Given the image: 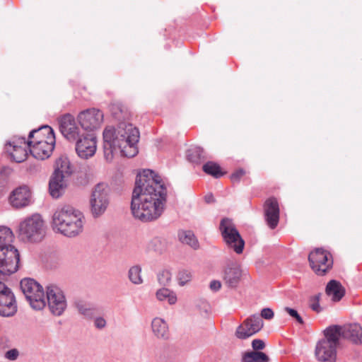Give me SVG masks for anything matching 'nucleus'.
<instances>
[{"instance_id":"23","label":"nucleus","mask_w":362,"mask_h":362,"mask_svg":"<svg viewBox=\"0 0 362 362\" xmlns=\"http://www.w3.org/2000/svg\"><path fill=\"white\" fill-rule=\"evenodd\" d=\"M151 329L156 338L163 340L169 339L168 325L164 319L159 317H154L151 322Z\"/></svg>"},{"instance_id":"22","label":"nucleus","mask_w":362,"mask_h":362,"mask_svg":"<svg viewBox=\"0 0 362 362\" xmlns=\"http://www.w3.org/2000/svg\"><path fill=\"white\" fill-rule=\"evenodd\" d=\"M242 276V270L236 263L229 264L225 269L223 279L228 286L235 288Z\"/></svg>"},{"instance_id":"2","label":"nucleus","mask_w":362,"mask_h":362,"mask_svg":"<svg viewBox=\"0 0 362 362\" xmlns=\"http://www.w3.org/2000/svg\"><path fill=\"white\" fill-rule=\"evenodd\" d=\"M104 156L107 161L112 160L115 153L132 158L139 151L137 144L139 140V129L131 123L122 122L117 127H106L103 133Z\"/></svg>"},{"instance_id":"15","label":"nucleus","mask_w":362,"mask_h":362,"mask_svg":"<svg viewBox=\"0 0 362 362\" xmlns=\"http://www.w3.org/2000/svg\"><path fill=\"white\" fill-rule=\"evenodd\" d=\"M103 117V113L100 110L90 108L81 112L78 115V120L83 129L94 131L100 128Z\"/></svg>"},{"instance_id":"42","label":"nucleus","mask_w":362,"mask_h":362,"mask_svg":"<svg viewBox=\"0 0 362 362\" xmlns=\"http://www.w3.org/2000/svg\"><path fill=\"white\" fill-rule=\"evenodd\" d=\"M245 172L243 169H239L234 172L231 175L230 178L233 182H238L240 179L245 175Z\"/></svg>"},{"instance_id":"40","label":"nucleus","mask_w":362,"mask_h":362,"mask_svg":"<svg viewBox=\"0 0 362 362\" xmlns=\"http://www.w3.org/2000/svg\"><path fill=\"white\" fill-rule=\"evenodd\" d=\"M259 317L264 318L265 320H271L274 317V312L271 308H263L261 311V315Z\"/></svg>"},{"instance_id":"47","label":"nucleus","mask_w":362,"mask_h":362,"mask_svg":"<svg viewBox=\"0 0 362 362\" xmlns=\"http://www.w3.org/2000/svg\"><path fill=\"white\" fill-rule=\"evenodd\" d=\"M213 199H214V197H213V195H212V194H208V195H206V196L205 197V201H206V202H207V203H210V202H211L213 201Z\"/></svg>"},{"instance_id":"20","label":"nucleus","mask_w":362,"mask_h":362,"mask_svg":"<svg viewBox=\"0 0 362 362\" xmlns=\"http://www.w3.org/2000/svg\"><path fill=\"white\" fill-rule=\"evenodd\" d=\"M339 338L343 337L349 339L354 344L361 343L362 339V327L358 324H349L344 327L339 326Z\"/></svg>"},{"instance_id":"26","label":"nucleus","mask_w":362,"mask_h":362,"mask_svg":"<svg viewBox=\"0 0 362 362\" xmlns=\"http://www.w3.org/2000/svg\"><path fill=\"white\" fill-rule=\"evenodd\" d=\"M156 297L158 301H166L170 305H175L177 301L176 293L167 288H162L157 290Z\"/></svg>"},{"instance_id":"18","label":"nucleus","mask_w":362,"mask_h":362,"mask_svg":"<svg viewBox=\"0 0 362 362\" xmlns=\"http://www.w3.org/2000/svg\"><path fill=\"white\" fill-rule=\"evenodd\" d=\"M59 129L62 135L69 141H74L78 139L80 134L74 117L66 114L59 119Z\"/></svg>"},{"instance_id":"21","label":"nucleus","mask_w":362,"mask_h":362,"mask_svg":"<svg viewBox=\"0 0 362 362\" xmlns=\"http://www.w3.org/2000/svg\"><path fill=\"white\" fill-rule=\"evenodd\" d=\"M17 311V305L15 296L12 292L0 297V315L10 317Z\"/></svg>"},{"instance_id":"33","label":"nucleus","mask_w":362,"mask_h":362,"mask_svg":"<svg viewBox=\"0 0 362 362\" xmlns=\"http://www.w3.org/2000/svg\"><path fill=\"white\" fill-rule=\"evenodd\" d=\"M11 171V168L8 167H2L0 168V198L4 194V185Z\"/></svg>"},{"instance_id":"19","label":"nucleus","mask_w":362,"mask_h":362,"mask_svg":"<svg viewBox=\"0 0 362 362\" xmlns=\"http://www.w3.org/2000/svg\"><path fill=\"white\" fill-rule=\"evenodd\" d=\"M264 218L271 229H274L279 221V206L277 200L271 197L264 203Z\"/></svg>"},{"instance_id":"9","label":"nucleus","mask_w":362,"mask_h":362,"mask_svg":"<svg viewBox=\"0 0 362 362\" xmlns=\"http://www.w3.org/2000/svg\"><path fill=\"white\" fill-rule=\"evenodd\" d=\"M20 286L30 306L35 310H41L45 305L42 286L35 280L25 278L21 281Z\"/></svg>"},{"instance_id":"3","label":"nucleus","mask_w":362,"mask_h":362,"mask_svg":"<svg viewBox=\"0 0 362 362\" xmlns=\"http://www.w3.org/2000/svg\"><path fill=\"white\" fill-rule=\"evenodd\" d=\"M85 218L81 211L66 205L58 208L52 216V228L64 236L72 238L83 229Z\"/></svg>"},{"instance_id":"45","label":"nucleus","mask_w":362,"mask_h":362,"mask_svg":"<svg viewBox=\"0 0 362 362\" xmlns=\"http://www.w3.org/2000/svg\"><path fill=\"white\" fill-rule=\"evenodd\" d=\"M209 287L211 290L214 291H217L221 288V283L218 280H213L211 281Z\"/></svg>"},{"instance_id":"27","label":"nucleus","mask_w":362,"mask_h":362,"mask_svg":"<svg viewBox=\"0 0 362 362\" xmlns=\"http://www.w3.org/2000/svg\"><path fill=\"white\" fill-rule=\"evenodd\" d=\"M245 323L247 325L248 329L247 331L250 332L249 334L245 336H252L258 332L263 327L262 319L259 315H253L247 318Z\"/></svg>"},{"instance_id":"6","label":"nucleus","mask_w":362,"mask_h":362,"mask_svg":"<svg viewBox=\"0 0 362 362\" xmlns=\"http://www.w3.org/2000/svg\"><path fill=\"white\" fill-rule=\"evenodd\" d=\"M339 325L330 326L325 329V337L318 341L315 346V354L319 361L335 362L337 349L339 344Z\"/></svg>"},{"instance_id":"28","label":"nucleus","mask_w":362,"mask_h":362,"mask_svg":"<svg viewBox=\"0 0 362 362\" xmlns=\"http://www.w3.org/2000/svg\"><path fill=\"white\" fill-rule=\"evenodd\" d=\"M267 355L261 351H250L245 353L243 357V362H268Z\"/></svg>"},{"instance_id":"29","label":"nucleus","mask_w":362,"mask_h":362,"mask_svg":"<svg viewBox=\"0 0 362 362\" xmlns=\"http://www.w3.org/2000/svg\"><path fill=\"white\" fill-rule=\"evenodd\" d=\"M76 307L78 311L88 319L93 318L95 315V308L88 303L78 301L76 303Z\"/></svg>"},{"instance_id":"30","label":"nucleus","mask_w":362,"mask_h":362,"mask_svg":"<svg viewBox=\"0 0 362 362\" xmlns=\"http://www.w3.org/2000/svg\"><path fill=\"white\" fill-rule=\"evenodd\" d=\"M128 278L129 281L135 284L140 285L143 283L141 277V267L139 265H134L129 268L128 271Z\"/></svg>"},{"instance_id":"16","label":"nucleus","mask_w":362,"mask_h":362,"mask_svg":"<svg viewBox=\"0 0 362 362\" xmlns=\"http://www.w3.org/2000/svg\"><path fill=\"white\" fill-rule=\"evenodd\" d=\"M95 133L86 134L78 137L76 143V151L83 159L93 156L97 148V141Z\"/></svg>"},{"instance_id":"35","label":"nucleus","mask_w":362,"mask_h":362,"mask_svg":"<svg viewBox=\"0 0 362 362\" xmlns=\"http://www.w3.org/2000/svg\"><path fill=\"white\" fill-rule=\"evenodd\" d=\"M172 279V274L169 270L165 269L158 274V281L160 285L168 286Z\"/></svg>"},{"instance_id":"41","label":"nucleus","mask_w":362,"mask_h":362,"mask_svg":"<svg viewBox=\"0 0 362 362\" xmlns=\"http://www.w3.org/2000/svg\"><path fill=\"white\" fill-rule=\"evenodd\" d=\"M106 320L102 317H95L94 320V325L98 329H103L106 327Z\"/></svg>"},{"instance_id":"31","label":"nucleus","mask_w":362,"mask_h":362,"mask_svg":"<svg viewBox=\"0 0 362 362\" xmlns=\"http://www.w3.org/2000/svg\"><path fill=\"white\" fill-rule=\"evenodd\" d=\"M202 168L204 173L216 178L221 177L223 175V173L221 171L220 166L214 162H207L203 165Z\"/></svg>"},{"instance_id":"36","label":"nucleus","mask_w":362,"mask_h":362,"mask_svg":"<svg viewBox=\"0 0 362 362\" xmlns=\"http://www.w3.org/2000/svg\"><path fill=\"white\" fill-rule=\"evenodd\" d=\"M247 329H248V327L244 322L242 325L238 326V327L237 328L236 332H235L236 337L240 339H245L250 337V336H245L246 334H249V333H250L247 331Z\"/></svg>"},{"instance_id":"32","label":"nucleus","mask_w":362,"mask_h":362,"mask_svg":"<svg viewBox=\"0 0 362 362\" xmlns=\"http://www.w3.org/2000/svg\"><path fill=\"white\" fill-rule=\"evenodd\" d=\"M187 156L188 160L192 163H198L205 158L204 149L199 146H195L189 149Z\"/></svg>"},{"instance_id":"39","label":"nucleus","mask_w":362,"mask_h":362,"mask_svg":"<svg viewBox=\"0 0 362 362\" xmlns=\"http://www.w3.org/2000/svg\"><path fill=\"white\" fill-rule=\"evenodd\" d=\"M19 352L16 349H12L5 353V358L10 361H15L18 358Z\"/></svg>"},{"instance_id":"37","label":"nucleus","mask_w":362,"mask_h":362,"mask_svg":"<svg viewBox=\"0 0 362 362\" xmlns=\"http://www.w3.org/2000/svg\"><path fill=\"white\" fill-rule=\"evenodd\" d=\"M320 293H318L310 298V307L311 309L317 313H320L322 310V308L320 305Z\"/></svg>"},{"instance_id":"17","label":"nucleus","mask_w":362,"mask_h":362,"mask_svg":"<svg viewBox=\"0 0 362 362\" xmlns=\"http://www.w3.org/2000/svg\"><path fill=\"white\" fill-rule=\"evenodd\" d=\"M32 193L28 186H20L12 191L8 201L12 207L22 209L31 203Z\"/></svg>"},{"instance_id":"46","label":"nucleus","mask_w":362,"mask_h":362,"mask_svg":"<svg viewBox=\"0 0 362 362\" xmlns=\"http://www.w3.org/2000/svg\"><path fill=\"white\" fill-rule=\"evenodd\" d=\"M45 135L47 136V134L44 130H42L40 134H35L33 140L47 139Z\"/></svg>"},{"instance_id":"24","label":"nucleus","mask_w":362,"mask_h":362,"mask_svg":"<svg viewBox=\"0 0 362 362\" xmlns=\"http://www.w3.org/2000/svg\"><path fill=\"white\" fill-rule=\"evenodd\" d=\"M326 294L334 302L339 301L345 295V288L337 280L329 281L325 288Z\"/></svg>"},{"instance_id":"8","label":"nucleus","mask_w":362,"mask_h":362,"mask_svg":"<svg viewBox=\"0 0 362 362\" xmlns=\"http://www.w3.org/2000/svg\"><path fill=\"white\" fill-rule=\"evenodd\" d=\"M18 233L24 240L40 241L45 233L44 222L41 216L35 214L25 218L19 224Z\"/></svg>"},{"instance_id":"14","label":"nucleus","mask_w":362,"mask_h":362,"mask_svg":"<svg viewBox=\"0 0 362 362\" xmlns=\"http://www.w3.org/2000/svg\"><path fill=\"white\" fill-rule=\"evenodd\" d=\"M28 148L25 137L13 136L5 146L6 151L11 158L16 163L23 162L28 156Z\"/></svg>"},{"instance_id":"5","label":"nucleus","mask_w":362,"mask_h":362,"mask_svg":"<svg viewBox=\"0 0 362 362\" xmlns=\"http://www.w3.org/2000/svg\"><path fill=\"white\" fill-rule=\"evenodd\" d=\"M27 144L30 154L38 160L48 158L54 150L55 137L52 129L47 125L32 130Z\"/></svg>"},{"instance_id":"38","label":"nucleus","mask_w":362,"mask_h":362,"mask_svg":"<svg viewBox=\"0 0 362 362\" xmlns=\"http://www.w3.org/2000/svg\"><path fill=\"white\" fill-rule=\"evenodd\" d=\"M284 310L293 318L296 319V320L300 323L303 324V320L300 317V315L298 314V311L293 308H291L289 307H286L284 308Z\"/></svg>"},{"instance_id":"43","label":"nucleus","mask_w":362,"mask_h":362,"mask_svg":"<svg viewBox=\"0 0 362 362\" xmlns=\"http://www.w3.org/2000/svg\"><path fill=\"white\" fill-rule=\"evenodd\" d=\"M264 342L262 339H254L252 342V346L254 350H262L264 348Z\"/></svg>"},{"instance_id":"11","label":"nucleus","mask_w":362,"mask_h":362,"mask_svg":"<svg viewBox=\"0 0 362 362\" xmlns=\"http://www.w3.org/2000/svg\"><path fill=\"white\" fill-rule=\"evenodd\" d=\"M110 204V189L104 183L98 184L92 192L90 199V211L94 217L105 213Z\"/></svg>"},{"instance_id":"1","label":"nucleus","mask_w":362,"mask_h":362,"mask_svg":"<svg viewBox=\"0 0 362 362\" xmlns=\"http://www.w3.org/2000/svg\"><path fill=\"white\" fill-rule=\"evenodd\" d=\"M167 189L160 177L151 170H144L136 175L132 192L131 211L142 222L158 219L163 213Z\"/></svg>"},{"instance_id":"25","label":"nucleus","mask_w":362,"mask_h":362,"mask_svg":"<svg viewBox=\"0 0 362 362\" xmlns=\"http://www.w3.org/2000/svg\"><path fill=\"white\" fill-rule=\"evenodd\" d=\"M177 236L182 243L189 245L193 250H196L199 248V243L192 230H180Z\"/></svg>"},{"instance_id":"13","label":"nucleus","mask_w":362,"mask_h":362,"mask_svg":"<svg viewBox=\"0 0 362 362\" xmlns=\"http://www.w3.org/2000/svg\"><path fill=\"white\" fill-rule=\"evenodd\" d=\"M308 259L313 270L320 276L324 275L333 264L330 253L321 248L311 252Z\"/></svg>"},{"instance_id":"12","label":"nucleus","mask_w":362,"mask_h":362,"mask_svg":"<svg viewBox=\"0 0 362 362\" xmlns=\"http://www.w3.org/2000/svg\"><path fill=\"white\" fill-rule=\"evenodd\" d=\"M48 307L52 313L60 316L66 308V300L63 291L57 286L50 285L46 291Z\"/></svg>"},{"instance_id":"10","label":"nucleus","mask_w":362,"mask_h":362,"mask_svg":"<svg viewBox=\"0 0 362 362\" xmlns=\"http://www.w3.org/2000/svg\"><path fill=\"white\" fill-rule=\"evenodd\" d=\"M219 230L226 245L238 255L243 253L245 241L232 220L228 218H223L220 223Z\"/></svg>"},{"instance_id":"7","label":"nucleus","mask_w":362,"mask_h":362,"mask_svg":"<svg viewBox=\"0 0 362 362\" xmlns=\"http://www.w3.org/2000/svg\"><path fill=\"white\" fill-rule=\"evenodd\" d=\"M72 173L71 163L66 156H61L56 160L54 171L49 182V194L53 198L57 199L64 193Z\"/></svg>"},{"instance_id":"34","label":"nucleus","mask_w":362,"mask_h":362,"mask_svg":"<svg viewBox=\"0 0 362 362\" xmlns=\"http://www.w3.org/2000/svg\"><path fill=\"white\" fill-rule=\"evenodd\" d=\"M192 279V274L187 269L180 270L177 274V281L180 286H183Z\"/></svg>"},{"instance_id":"44","label":"nucleus","mask_w":362,"mask_h":362,"mask_svg":"<svg viewBox=\"0 0 362 362\" xmlns=\"http://www.w3.org/2000/svg\"><path fill=\"white\" fill-rule=\"evenodd\" d=\"M12 292L11 289L8 288L4 282L0 281V297L5 294Z\"/></svg>"},{"instance_id":"4","label":"nucleus","mask_w":362,"mask_h":362,"mask_svg":"<svg viewBox=\"0 0 362 362\" xmlns=\"http://www.w3.org/2000/svg\"><path fill=\"white\" fill-rule=\"evenodd\" d=\"M13 240L12 230L6 226H0V278L9 276L18 269L20 255L11 245Z\"/></svg>"}]
</instances>
